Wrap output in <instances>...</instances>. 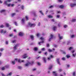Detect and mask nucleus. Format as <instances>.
I'll use <instances>...</instances> for the list:
<instances>
[{"label":"nucleus","mask_w":76,"mask_h":76,"mask_svg":"<svg viewBox=\"0 0 76 76\" xmlns=\"http://www.w3.org/2000/svg\"><path fill=\"white\" fill-rule=\"evenodd\" d=\"M18 45H14V51L18 49Z\"/></svg>","instance_id":"0eeeda50"},{"label":"nucleus","mask_w":76,"mask_h":76,"mask_svg":"<svg viewBox=\"0 0 76 76\" xmlns=\"http://www.w3.org/2000/svg\"><path fill=\"white\" fill-rule=\"evenodd\" d=\"M62 60H66V58H62Z\"/></svg>","instance_id":"79ce46f5"},{"label":"nucleus","mask_w":76,"mask_h":76,"mask_svg":"<svg viewBox=\"0 0 76 76\" xmlns=\"http://www.w3.org/2000/svg\"><path fill=\"white\" fill-rule=\"evenodd\" d=\"M21 22L22 23V24H24V23H25V19L23 18L21 20Z\"/></svg>","instance_id":"4468645a"},{"label":"nucleus","mask_w":76,"mask_h":76,"mask_svg":"<svg viewBox=\"0 0 76 76\" xmlns=\"http://www.w3.org/2000/svg\"><path fill=\"white\" fill-rule=\"evenodd\" d=\"M49 52H52L53 51V50H51L50 49H49L48 50Z\"/></svg>","instance_id":"bb28decb"},{"label":"nucleus","mask_w":76,"mask_h":76,"mask_svg":"<svg viewBox=\"0 0 76 76\" xmlns=\"http://www.w3.org/2000/svg\"><path fill=\"white\" fill-rule=\"evenodd\" d=\"M53 65H51V66H49V69L51 70V69H52V67H53Z\"/></svg>","instance_id":"412c9836"},{"label":"nucleus","mask_w":76,"mask_h":76,"mask_svg":"<svg viewBox=\"0 0 76 76\" xmlns=\"http://www.w3.org/2000/svg\"><path fill=\"white\" fill-rule=\"evenodd\" d=\"M26 20H29V18H28V16H26Z\"/></svg>","instance_id":"5701e85b"},{"label":"nucleus","mask_w":76,"mask_h":76,"mask_svg":"<svg viewBox=\"0 0 76 76\" xmlns=\"http://www.w3.org/2000/svg\"><path fill=\"white\" fill-rule=\"evenodd\" d=\"M5 68L6 67H3L1 68V70H5Z\"/></svg>","instance_id":"72a5a7b5"},{"label":"nucleus","mask_w":76,"mask_h":76,"mask_svg":"<svg viewBox=\"0 0 76 76\" xmlns=\"http://www.w3.org/2000/svg\"><path fill=\"white\" fill-rule=\"evenodd\" d=\"M39 12H40V13H41V14H42V15H44V14L43 13H42V11H39Z\"/></svg>","instance_id":"c9c22d12"},{"label":"nucleus","mask_w":76,"mask_h":76,"mask_svg":"<svg viewBox=\"0 0 76 76\" xmlns=\"http://www.w3.org/2000/svg\"><path fill=\"white\" fill-rule=\"evenodd\" d=\"M67 67H70V65H69V64H67Z\"/></svg>","instance_id":"4d7b16f0"},{"label":"nucleus","mask_w":76,"mask_h":76,"mask_svg":"<svg viewBox=\"0 0 76 76\" xmlns=\"http://www.w3.org/2000/svg\"><path fill=\"white\" fill-rule=\"evenodd\" d=\"M53 46H54V47H57L58 46L56 44H54Z\"/></svg>","instance_id":"a19ab883"},{"label":"nucleus","mask_w":76,"mask_h":76,"mask_svg":"<svg viewBox=\"0 0 76 76\" xmlns=\"http://www.w3.org/2000/svg\"><path fill=\"white\" fill-rule=\"evenodd\" d=\"M54 57V56L53 55H50V56L48 58V60H51V58H53Z\"/></svg>","instance_id":"9b49d317"},{"label":"nucleus","mask_w":76,"mask_h":76,"mask_svg":"<svg viewBox=\"0 0 76 76\" xmlns=\"http://www.w3.org/2000/svg\"><path fill=\"white\" fill-rule=\"evenodd\" d=\"M37 70V69L36 68H34L33 69V71H35V70Z\"/></svg>","instance_id":"052dcab7"},{"label":"nucleus","mask_w":76,"mask_h":76,"mask_svg":"<svg viewBox=\"0 0 76 76\" xmlns=\"http://www.w3.org/2000/svg\"><path fill=\"white\" fill-rule=\"evenodd\" d=\"M56 17L57 18H59L60 17V15H57Z\"/></svg>","instance_id":"c03bdc74"},{"label":"nucleus","mask_w":76,"mask_h":76,"mask_svg":"<svg viewBox=\"0 0 76 76\" xmlns=\"http://www.w3.org/2000/svg\"><path fill=\"white\" fill-rule=\"evenodd\" d=\"M19 36H23V35L24 34L22 32H20L19 33Z\"/></svg>","instance_id":"ddd939ff"},{"label":"nucleus","mask_w":76,"mask_h":76,"mask_svg":"<svg viewBox=\"0 0 76 76\" xmlns=\"http://www.w3.org/2000/svg\"><path fill=\"white\" fill-rule=\"evenodd\" d=\"M58 36L59 37V39L60 40H61L63 39V36H60V34H58Z\"/></svg>","instance_id":"9d476101"},{"label":"nucleus","mask_w":76,"mask_h":76,"mask_svg":"<svg viewBox=\"0 0 76 76\" xmlns=\"http://www.w3.org/2000/svg\"><path fill=\"white\" fill-rule=\"evenodd\" d=\"M48 18H53V16L51 15H49L48 16Z\"/></svg>","instance_id":"4be33fe9"},{"label":"nucleus","mask_w":76,"mask_h":76,"mask_svg":"<svg viewBox=\"0 0 76 76\" xmlns=\"http://www.w3.org/2000/svg\"><path fill=\"white\" fill-rule=\"evenodd\" d=\"M63 54H66V52H63Z\"/></svg>","instance_id":"0e129e2a"},{"label":"nucleus","mask_w":76,"mask_h":76,"mask_svg":"<svg viewBox=\"0 0 76 76\" xmlns=\"http://www.w3.org/2000/svg\"><path fill=\"white\" fill-rule=\"evenodd\" d=\"M76 21V19H73L72 20V22H75Z\"/></svg>","instance_id":"6ab92c4d"},{"label":"nucleus","mask_w":76,"mask_h":76,"mask_svg":"<svg viewBox=\"0 0 76 76\" xmlns=\"http://www.w3.org/2000/svg\"><path fill=\"white\" fill-rule=\"evenodd\" d=\"M64 28H67V26L66 25H65L64 26Z\"/></svg>","instance_id":"5fc2aeb1"},{"label":"nucleus","mask_w":76,"mask_h":76,"mask_svg":"<svg viewBox=\"0 0 76 76\" xmlns=\"http://www.w3.org/2000/svg\"><path fill=\"white\" fill-rule=\"evenodd\" d=\"M40 35H41L40 33H37V37H39V36Z\"/></svg>","instance_id":"2f4dec72"},{"label":"nucleus","mask_w":76,"mask_h":76,"mask_svg":"<svg viewBox=\"0 0 76 76\" xmlns=\"http://www.w3.org/2000/svg\"><path fill=\"white\" fill-rule=\"evenodd\" d=\"M71 37L72 38H74L75 37V35H72L71 36Z\"/></svg>","instance_id":"f704fd0d"},{"label":"nucleus","mask_w":76,"mask_h":76,"mask_svg":"<svg viewBox=\"0 0 76 76\" xmlns=\"http://www.w3.org/2000/svg\"><path fill=\"white\" fill-rule=\"evenodd\" d=\"M76 54H72V56H73V57H75L76 56Z\"/></svg>","instance_id":"37998d69"},{"label":"nucleus","mask_w":76,"mask_h":76,"mask_svg":"<svg viewBox=\"0 0 76 76\" xmlns=\"http://www.w3.org/2000/svg\"><path fill=\"white\" fill-rule=\"evenodd\" d=\"M42 51H45V48H43L41 49Z\"/></svg>","instance_id":"a18cd8bd"},{"label":"nucleus","mask_w":76,"mask_h":76,"mask_svg":"<svg viewBox=\"0 0 76 76\" xmlns=\"http://www.w3.org/2000/svg\"><path fill=\"white\" fill-rule=\"evenodd\" d=\"M51 20L52 22H54V19L52 20Z\"/></svg>","instance_id":"774afa93"},{"label":"nucleus","mask_w":76,"mask_h":76,"mask_svg":"<svg viewBox=\"0 0 76 76\" xmlns=\"http://www.w3.org/2000/svg\"><path fill=\"white\" fill-rule=\"evenodd\" d=\"M73 76H76V72H74L73 73Z\"/></svg>","instance_id":"473e14b6"},{"label":"nucleus","mask_w":76,"mask_h":76,"mask_svg":"<svg viewBox=\"0 0 76 76\" xmlns=\"http://www.w3.org/2000/svg\"><path fill=\"white\" fill-rule=\"evenodd\" d=\"M28 56L27 54H25L21 57V58H27V57H28Z\"/></svg>","instance_id":"423d86ee"},{"label":"nucleus","mask_w":76,"mask_h":76,"mask_svg":"<svg viewBox=\"0 0 76 76\" xmlns=\"http://www.w3.org/2000/svg\"><path fill=\"white\" fill-rule=\"evenodd\" d=\"M72 53L73 54V53H74L75 52V50H73L71 51Z\"/></svg>","instance_id":"e433bc0d"},{"label":"nucleus","mask_w":76,"mask_h":76,"mask_svg":"<svg viewBox=\"0 0 76 76\" xmlns=\"http://www.w3.org/2000/svg\"><path fill=\"white\" fill-rule=\"evenodd\" d=\"M59 7H60V8H61V9H63V8L64 7V6L63 5H60L59 6Z\"/></svg>","instance_id":"c756f323"},{"label":"nucleus","mask_w":76,"mask_h":76,"mask_svg":"<svg viewBox=\"0 0 76 76\" xmlns=\"http://www.w3.org/2000/svg\"><path fill=\"white\" fill-rule=\"evenodd\" d=\"M34 63L33 62H30L29 61H28L27 63H26L25 64V66H29V65H31V64H32Z\"/></svg>","instance_id":"7ed1b4c3"},{"label":"nucleus","mask_w":76,"mask_h":76,"mask_svg":"<svg viewBox=\"0 0 76 76\" xmlns=\"http://www.w3.org/2000/svg\"><path fill=\"white\" fill-rule=\"evenodd\" d=\"M0 28H3V27H4V26H3V25H1L0 26Z\"/></svg>","instance_id":"603ef678"},{"label":"nucleus","mask_w":76,"mask_h":76,"mask_svg":"<svg viewBox=\"0 0 76 76\" xmlns=\"http://www.w3.org/2000/svg\"><path fill=\"white\" fill-rule=\"evenodd\" d=\"M41 25V23H39L38 24V26H39Z\"/></svg>","instance_id":"69168bd1"},{"label":"nucleus","mask_w":76,"mask_h":76,"mask_svg":"<svg viewBox=\"0 0 76 76\" xmlns=\"http://www.w3.org/2000/svg\"><path fill=\"white\" fill-rule=\"evenodd\" d=\"M63 1V0H58V1L59 2H61Z\"/></svg>","instance_id":"8fccbe9b"},{"label":"nucleus","mask_w":76,"mask_h":76,"mask_svg":"<svg viewBox=\"0 0 76 76\" xmlns=\"http://www.w3.org/2000/svg\"><path fill=\"white\" fill-rule=\"evenodd\" d=\"M70 6L72 7H74V6H76V4L71 3L70 4Z\"/></svg>","instance_id":"f8f14e48"},{"label":"nucleus","mask_w":76,"mask_h":76,"mask_svg":"<svg viewBox=\"0 0 76 76\" xmlns=\"http://www.w3.org/2000/svg\"><path fill=\"white\" fill-rule=\"evenodd\" d=\"M47 46L48 47H49L50 46V45H49V44H47Z\"/></svg>","instance_id":"13d9d810"},{"label":"nucleus","mask_w":76,"mask_h":76,"mask_svg":"<svg viewBox=\"0 0 76 76\" xmlns=\"http://www.w3.org/2000/svg\"><path fill=\"white\" fill-rule=\"evenodd\" d=\"M6 26H7V27H9V24L8 23H6Z\"/></svg>","instance_id":"cd10ccee"},{"label":"nucleus","mask_w":76,"mask_h":76,"mask_svg":"<svg viewBox=\"0 0 76 76\" xmlns=\"http://www.w3.org/2000/svg\"><path fill=\"white\" fill-rule=\"evenodd\" d=\"M59 60H60V59H57V60H56L58 64H59V65H60V64H60V61H59Z\"/></svg>","instance_id":"2eb2a0df"},{"label":"nucleus","mask_w":76,"mask_h":76,"mask_svg":"<svg viewBox=\"0 0 76 76\" xmlns=\"http://www.w3.org/2000/svg\"><path fill=\"white\" fill-rule=\"evenodd\" d=\"M21 68H22L21 66H18V69H21Z\"/></svg>","instance_id":"58836bf2"},{"label":"nucleus","mask_w":76,"mask_h":76,"mask_svg":"<svg viewBox=\"0 0 76 76\" xmlns=\"http://www.w3.org/2000/svg\"><path fill=\"white\" fill-rule=\"evenodd\" d=\"M40 39L42 41V42H39V45H41V43H44V38L43 37H41L40 38Z\"/></svg>","instance_id":"20e7f679"},{"label":"nucleus","mask_w":76,"mask_h":76,"mask_svg":"<svg viewBox=\"0 0 76 76\" xmlns=\"http://www.w3.org/2000/svg\"><path fill=\"white\" fill-rule=\"evenodd\" d=\"M30 37L31 38V39H34V36L33 35H31L30 36Z\"/></svg>","instance_id":"a878e982"},{"label":"nucleus","mask_w":76,"mask_h":76,"mask_svg":"<svg viewBox=\"0 0 76 76\" xmlns=\"http://www.w3.org/2000/svg\"><path fill=\"white\" fill-rule=\"evenodd\" d=\"M1 75L2 76H5V75L3 73H1Z\"/></svg>","instance_id":"e2e57ef3"},{"label":"nucleus","mask_w":76,"mask_h":76,"mask_svg":"<svg viewBox=\"0 0 76 76\" xmlns=\"http://www.w3.org/2000/svg\"><path fill=\"white\" fill-rule=\"evenodd\" d=\"M21 9H24V6H21Z\"/></svg>","instance_id":"49530a36"},{"label":"nucleus","mask_w":76,"mask_h":76,"mask_svg":"<svg viewBox=\"0 0 76 76\" xmlns=\"http://www.w3.org/2000/svg\"><path fill=\"white\" fill-rule=\"evenodd\" d=\"M28 27H29V26L30 27H32L35 26V24H32L31 23H28Z\"/></svg>","instance_id":"39448f33"},{"label":"nucleus","mask_w":76,"mask_h":76,"mask_svg":"<svg viewBox=\"0 0 76 76\" xmlns=\"http://www.w3.org/2000/svg\"><path fill=\"white\" fill-rule=\"evenodd\" d=\"M0 32L1 34H5V33H6V31L3 29L1 30Z\"/></svg>","instance_id":"6e6552de"},{"label":"nucleus","mask_w":76,"mask_h":76,"mask_svg":"<svg viewBox=\"0 0 76 76\" xmlns=\"http://www.w3.org/2000/svg\"><path fill=\"white\" fill-rule=\"evenodd\" d=\"M66 57H67V58H70V55H67L66 56Z\"/></svg>","instance_id":"aec40b11"},{"label":"nucleus","mask_w":76,"mask_h":76,"mask_svg":"<svg viewBox=\"0 0 76 76\" xmlns=\"http://www.w3.org/2000/svg\"><path fill=\"white\" fill-rule=\"evenodd\" d=\"M11 6L12 7H13V6H15V4H11Z\"/></svg>","instance_id":"bf43d9fd"},{"label":"nucleus","mask_w":76,"mask_h":76,"mask_svg":"<svg viewBox=\"0 0 76 76\" xmlns=\"http://www.w3.org/2000/svg\"><path fill=\"white\" fill-rule=\"evenodd\" d=\"M52 29L54 31H55L57 29V27L55 26L53 27Z\"/></svg>","instance_id":"f3484780"},{"label":"nucleus","mask_w":76,"mask_h":76,"mask_svg":"<svg viewBox=\"0 0 76 76\" xmlns=\"http://www.w3.org/2000/svg\"><path fill=\"white\" fill-rule=\"evenodd\" d=\"M53 35L52 34H51L50 35V37L48 40L49 41H51V40L53 39Z\"/></svg>","instance_id":"1a4fd4ad"},{"label":"nucleus","mask_w":76,"mask_h":76,"mask_svg":"<svg viewBox=\"0 0 76 76\" xmlns=\"http://www.w3.org/2000/svg\"><path fill=\"white\" fill-rule=\"evenodd\" d=\"M3 50H4V49L3 48H1L0 49V51H3Z\"/></svg>","instance_id":"4c0bfd02"},{"label":"nucleus","mask_w":76,"mask_h":76,"mask_svg":"<svg viewBox=\"0 0 76 76\" xmlns=\"http://www.w3.org/2000/svg\"><path fill=\"white\" fill-rule=\"evenodd\" d=\"M54 7L53 6H51L49 8H53Z\"/></svg>","instance_id":"6e6d98bb"},{"label":"nucleus","mask_w":76,"mask_h":76,"mask_svg":"<svg viewBox=\"0 0 76 76\" xmlns=\"http://www.w3.org/2000/svg\"><path fill=\"white\" fill-rule=\"evenodd\" d=\"M59 72H61L62 71V69H60L58 70Z\"/></svg>","instance_id":"864d4df0"},{"label":"nucleus","mask_w":76,"mask_h":76,"mask_svg":"<svg viewBox=\"0 0 76 76\" xmlns=\"http://www.w3.org/2000/svg\"><path fill=\"white\" fill-rule=\"evenodd\" d=\"M37 64L39 65V66H40V65H41V63H40L39 62H38Z\"/></svg>","instance_id":"de8ad7c7"},{"label":"nucleus","mask_w":76,"mask_h":76,"mask_svg":"<svg viewBox=\"0 0 76 76\" xmlns=\"http://www.w3.org/2000/svg\"><path fill=\"white\" fill-rule=\"evenodd\" d=\"M43 60L45 63L47 62V61H46V59L45 58H43Z\"/></svg>","instance_id":"dca6fc26"},{"label":"nucleus","mask_w":76,"mask_h":76,"mask_svg":"<svg viewBox=\"0 0 76 76\" xmlns=\"http://www.w3.org/2000/svg\"><path fill=\"white\" fill-rule=\"evenodd\" d=\"M15 15H16V14L15 13H13L11 14V16L12 17H13V16H14Z\"/></svg>","instance_id":"393cba45"},{"label":"nucleus","mask_w":76,"mask_h":76,"mask_svg":"<svg viewBox=\"0 0 76 76\" xmlns=\"http://www.w3.org/2000/svg\"><path fill=\"white\" fill-rule=\"evenodd\" d=\"M34 51H37L38 50V48L37 47H35L34 48Z\"/></svg>","instance_id":"b1692460"},{"label":"nucleus","mask_w":76,"mask_h":76,"mask_svg":"<svg viewBox=\"0 0 76 76\" xmlns=\"http://www.w3.org/2000/svg\"><path fill=\"white\" fill-rule=\"evenodd\" d=\"M5 11V10H2L0 11V12L1 13H3V12H4Z\"/></svg>","instance_id":"7c9ffc66"},{"label":"nucleus","mask_w":76,"mask_h":76,"mask_svg":"<svg viewBox=\"0 0 76 76\" xmlns=\"http://www.w3.org/2000/svg\"><path fill=\"white\" fill-rule=\"evenodd\" d=\"M14 23H15V25L16 26H18V24L16 22H15Z\"/></svg>","instance_id":"09e8293b"},{"label":"nucleus","mask_w":76,"mask_h":76,"mask_svg":"<svg viewBox=\"0 0 76 76\" xmlns=\"http://www.w3.org/2000/svg\"><path fill=\"white\" fill-rule=\"evenodd\" d=\"M17 61H18L19 63H24L25 61L24 60H21L19 59L16 58L14 61H12L11 62V63L12 64H15V62Z\"/></svg>","instance_id":"f257e3e1"},{"label":"nucleus","mask_w":76,"mask_h":76,"mask_svg":"<svg viewBox=\"0 0 76 76\" xmlns=\"http://www.w3.org/2000/svg\"><path fill=\"white\" fill-rule=\"evenodd\" d=\"M12 43H15V42H16V40H14L12 41Z\"/></svg>","instance_id":"ea45409f"},{"label":"nucleus","mask_w":76,"mask_h":76,"mask_svg":"<svg viewBox=\"0 0 76 76\" xmlns=\"http://www.w3.org/2000/svg\"><path fill=\"white\" fill-rule=\"evenodd\" d=\"M8 43H9V42H8V41H6V42H5V44H8Z\"/></svg>","instance_id":"3c124183"},{"label":"nucleus","mask_w":76,"mask_h":76,"mask_svg":"<svg viewBox=\"0 0 76 76\" xmlns=\"http://www.w3.org/2000/svg\"><path fill=\"white\" fill-rule=\"evenodd\" d=\"M73 47H71L69 48V50H73Z\"/></svg>","instance_id":"c85d7f7f"},{"label":"nucleus","mask_w":76,"mask_h":76,"mask_svg":"<svg viewBox=\"0 0 76 76\" xmlns=\"http://www.w3.org/2000/svg\"><path fill=\"white\" fill-rule=\"evenodd\" d=\"M57 13H60L61 12L60 11H58L57 12Z\"/></svg>","instance_id":"338daca9"},{"label":"nucleus","mask_w":76,"mask_h":76,"mask_svg":"<svg viewBox=\"0 0 76 76\" xmlns=\"http://www.w3.org/2000/svg\"><path fill=\"white\" fill-rule=\"evenodd\" d=\"M34 15L35 16V17H36V16H37V14H34Z\"/></svg>","instance_id":"680f3d73"},{"label":"nucleus","mask_w":76,"mask_h":76,"mask_svg":"<svg viewBox=\"0 0 76 76\" xmlns=\"http://www.w3.org/2000/svg\"><path fill=\"white\" fill-rule=\"evenodd\" d=\"M12 0H7V1H5L4 2V4H6L7 6L8 7H10V6H11V4H7L8 3V2H10L11 1H12Z\"/></svg>","instance_id":"f03ea898"},{"label":"nucleus","mask_w":76,"mask_h":76,"mask_svg":"<svg viewBox=\"0 0 76 76\" xmlns=\"http://www.w3.org/2000/svg\"><path fill=\"white\" fill-rule=\"evenodd\" d=\"M12 75V72H10V73H9L7 75V76H11V75Z\"/></svg>","instance_id":"a211bd4d"}]
</instances>
